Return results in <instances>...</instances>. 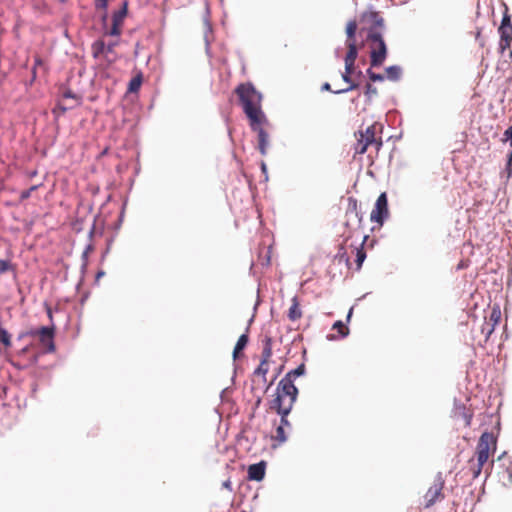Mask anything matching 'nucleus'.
Listing matches in <instances>:
<instances>
[{"label": "nucleus", "mask_w": 512, "mask_h": 512, "mask_svg": "<svg viewBox=\"0 0 512 512\" xmlns=\"http://www.w3.org/2000/svg\"><path fill=\"white\" fill-rule=\"evenodd\" d=\"M92 54L94 58H98L101 54L104 53L106 45L104 41L98 40L92 44Z\"/></svg>", "instance_id": "obj_25"}, {"label": "nucleus", "mask_w": 512, "mask_h": 512, "mask_svg": "<svg viewBox=\"0 0 512 512\" xmlns=\"http://www.w3.org/2000/svg\"><path fill=\"white\" fill-rule=\"evenodd\" d=\"M367 95L377 94V89L373 87L370 83L366 85V92Z\"/></svg>", "instance_id": "obj_39"}, {"label": "nucleus", "mask_w": 512, "mask_h": 512, "mask_svg": "<svg viewBox=\"0 0 512 512\" xmlns=\"http://www.w3.org/2000/svg\"><path fill=\"white\" fill-rule=\"evenodd\" d=\"M485 320L488 323L493 324L496 327L499 324L500 320H501V310H500L499 306H497V305L494 306L491 309L489 317L485 318Z\"/></svg>", "instance_id": "obj_23"}, {"label": "nucleus", "mask_w": 512, "mask_h": 512, "mask_svg": "<svg viewBox=\"0 0 512 512\" xmlns=\"http://www.w3.org/2000/svg\"><path fill=\"white\" fill-rule=\"evenodd\" d=\"M44 65V62L43 60L41 59L40 56H35V63H34V66H33V69H32V74H33V78L35 79L36 77V69L37 67L39 66H43Z\"/></svg>", "instance_id": "obj_36"}, {"label": "nucleus", "mask_w": 512, "mask_h": 512, "mask_svg": "<svg viewBox=\"0 0 512 512\" xmlns=\"http://www.w3.org/2000/svg\"><path fill=\"white\" fill-rule=\"evenodd\" d=\"M248 340H249V338H248L247 334H242L238 338L236 345L234 347V350H233V358L234 359H237L239 353L247 346Z\"/></svg>", "instance_id": "obj_22"}, {"label": "nucleus", "mask_w": 512, "mask_h": 512, "mask_svg": "<svg viewBox=\"0 0 512 512\" xmlns=\"http://www.w3.org/2000/svg\"><path fill=\"white\" fill-rule=\"evenodd\" d=\"M503 142L509 141L512 147V126L508 127L503 134Z\"/></svg>", "instance_id": "obj_35"}, {"label": "nucleus", "mask_w": 512, "mask_h": 512, "mask_svg": "<svg viewBox=\"0 0 512 512\" xmlns=\"http://www.w3.org/2000/svg\"><path fill=\"white\" fill-rule=\"evenodd\" d=\"M222 486H223L225 489H227V490H229V491H232V482H231L229 479H228V480H226V481H224V482L222 483Z\"/></svg>", "instance_id": "obj_41"}, {"label": "nucleus", "mask_w": 512, "mask_h": 512, "mask_svg": "<svg viewBox=\"0 0 512 512\" xmlns=\"http://www.w3.org/2000/svg\"><path fill=\"white\" fill-rule=\"evenodd\" d=\"M249 126L253 132L257 134L258 150L261 155H266L269 147V128L270 122L266 115L257 118V122L249 121Z\"/></svg>", "instance_id": "obj_7"}, {"label": "nucleus", "mask_w": 512, "mask_h": 512, "mask_svg": "<svg viewBox=\"0 0 512 512\" xmlns=\"http://www.w3.org/2000/svg\"><path fill=\"white\" fill-rule=\"evenodd\" d=\"M128 12V2L124 1L122 8L119 11L113 13L112 16V26L109 30L108 34L111 36H119L122 31V25L124 22V18L126 17Z\"/></svg>", "instance_id": "obj_11"}, {"label": "nucleus", "mask_w": 512, "mask_h": 512, "mask_svg": "<svg viewBox=\"0 0 512 512\" xmlns=\"http://www.w3.org/2000/svg\"><path fill=\"white\" fill-rule=\"evenodd\" d=\"M357 28H358V25H357V22L355 20H351L347 23L346 25V35H347V39H346V43H356V32H357Z\"/></svg>", "instance_id": "obj_20"}, {"label": "nucleus", "mask_w": 512, "mask_h": 512, "mask_svg": "<svg viewBox=\"0 0 512 512\" xmlns=\"http://www.w3.org/2000/svg\"><path fill=\"white\" fill-rule=\"evenodd\" d=\"M37 189H38V185H33L29 189L22 191L20 193V201L22 202V201L27 200L31 196L32 192Z\"/></svg>", "instance_id": "obj_31"}, {"label": "nucleus", "mask_w": 512, "mask_h": 512, "mask_svg": "<svg viewBox=\"0 0 512 512\" xmlns=\"http://www.w3.org/2000/svg\"><path fill=\"white\" fill-rule=\"evenodd\" d=\"M12 268L10 261L0 260V273L4 274Z\"/></svg>", "instance_id": "obj_34"}, {"label": "nucleus", "mask_w": 512, "mask_h": 512, "mask_svg": "<svg viewBox=\"0 0 512 512\" xmlns=\"http://www.w3.org/2000/svg\"><path fill=\"white\" fill-rule=\"evenodd\" d=\"M444 480L439 475L435 478L432 485L429 487L427 492L425 493L424 499V507L429 508L433 506L435 503L442 501L444 499Z\"/></svg>", "instance_id": "obj_8"}, {"label": "nucleus", "mask_w": 512, "mask_h": 512, "mask_svg": "<svg viewBox=\"0 0 512 512\" xmlns=\"http://www.w3.org/2000/svg\"><path fill=\"white\" fill-rule=\"evenodd\" d=\"M367 74H368L370 80L373 82L384 80V76L382 74H377V73L373 72L371 69L367 70Z\"/></svg>", "instance_id": "obj_33"}, {"label": "nucleus", "mask_w": 512, "mask_h": 512, "mask_svg": "<svg viewBox=\"0 0 512 512\" xmlns=\"http://www.w3.org/2000/svg\"><path fill=\"white\" fill-rule=\"evenodd\" d=\"M296 398L286 397L275 394L274 398L269 402V409L275 411L281 416L279 426L284 428H290L291 424L287 419V416L291 412Z\"/></svg>", "instance_id": "obj_5"}, {"label": "nucleus", "mask_w": 512, "mask_h": 512, "mask_svg": "<svg viewBox=\"0 0 512 512\" xmlns=\"http://www.w3.org/2000/svg\"><path fill=\"white\" fill-rule=\"evenodd\" d=\"M389 215L388 210V199L386 193H381L376 200L375 207L371 212L370 220L378 223L380 226L383 225L385 218Z\"/></svg>", "instance_id": "obj_9"}, {"label": "nucleus", "mask_w": 512, "mask_h": 512, "mask_svg": "<svg viewBox=\"0 0 512 512\" xmlns=\"http://www.w3.org/2000/svg\"><path fill=\"white\" fill-rule=\"evenodd\" d=\"M269 363L261 361L259 366L254 371L255 376H261L264 383H266V374L268 373Z\"/></svg>", "instance_id": "obj_26"}, {"label": "nucleus", "mask_w": 512, "mask_h": 512, "mask_svg": "<svg viewBox=\"0 0 512 512\" xmlns=\"http://www.w3.org/2000/svg\"><path fill=\"white\" fill-rule=\"evenodd\" d=\"M272 384H273V381L269 382V385L267 386V388H269Z\"/></svg>", "instance_id": "obj_46"}, {"label": "nucleus", "mask_w": 512, "mask_h": 512, "mask_svg": "<svg viewBox=\"0 0 512 512\" xmlns=\"http://www.w3.org/2000/svg\"><path fill=\"white\" fill-rule=\"evenodd\" d=\"M303 313L300 308V303L298 298L295 296L291 299V306L288 310V319L292 322L299 320L302 317Z\"/></svg>", "instance_id": "obj_17"}, {"label": "nucleus", "mask_w": 512, "mask_h": 512, "mask_svg": "<svg viewBox=\"0 0 512 512\" xmlns=\"http://www.w3.org/2000/svg\"><path fill=\"white\" fill-rule=\"evenodd\" d=\"M333 329H337V331L339 332V334H341L342 336H346L347 333H348V329L347 327L343 324L342 321H337L334 323L333 325Z\"/></svg>", "instance_id": "obj_32"}, {"label": "nucleus", "mask_w": 512, "mask_h": 512, "mask_svg": "<svg viewBox=\"0 0 512 512\" xmlns=\"http://www.w3.org/2000/svg\"><path fill=\"white\" fill-rule=\"evenodd\" d=\"M273 438L279 443H284L287 440L286 428L278 426Z\"/></svg>", "instance_id": "obj_28"}, {"label": "nucleus", "mask_w": 512, "mask_h": 512, "mask_svg": "<svg viewBox=\"0 0 512 512\" xmlns=\"http://www.w3.org/2000/svg\"><path fill=\"white\" fill-rule=\"evenodd\" d=\"M0 342L6 347L9 348L12 345L11 336L6 329L0 331Z\"/></svg>", "instance_id": "obj_29"}, {"label": "nucleus", "mask_w": 512, "mask_h": 512, "mask_svg": "<svg viewBox=\"0 0 512 512\" xmlns=\"http://www.w3.org/2000/svg\"><path fill=\"white\" fill-rule=\"evenodd\" d=\"M322 89H323V90H327V91H331L330 84H329V83H325V84L322 86Z\"/></svg>", "instance_id": "obj_43"}, {"label": "nucleus", "mask_w": 512, "mask_h": 512, "mask_svg": "<svg viewBox=\"0 0 512 512\" xmlns=\"http://www.w3.org/2000/svg\"><path fill=\"white\" fill-rule=\"evenodd\" d=\"M338 255L341 257V258H345V262H346V265L349 267L350 266V259L348 256H346V251L344 249L343 246L340 247L339 249V252H338Z\"/></svg>", "instance_id": "obj_37"}, {"label": "nucleus", "mask_w": 512, "mask_h": 512, "mask_svg": "<svg viewBox=\"0 0 512 512\" xmlns=\"http://www.w3.org/2000/svg\"><path fill=\"white\" fill-rule=\"evenodd\" d=\"M115 46H116V43H114V42H113V43H109L108 45H106L105 50H106L107 52H110V53H111V52H113V50H114V47H115Z\"/></svg>", "instance_id": "obj_42"}, {"label": "nucleus", "mask_w": 512, "mask_h": 512, "mask_svg": "<svg viewBox=\"0 0 512 512\" xmlns=\"http://www.w3.org/2000/svg\"><path fill=\"white\" fill-rule=\"evenodd\" d=\"M346 46H347V54L345 56V66H347V68H351V67H354V64H355V60L358 56V49H357V43H346Z\"/></svg>", "instance_id": "obj_16"}, {"label": "nucleus", "mask_w": 512, "mask_h": 512, "mask_svg": "<svg viewBox=\"0 0 512 512\" xmlns=\"http://www.w3.org/2000/svg\"><path fill=\"white\" fill-rule=\"evenodd\" d=\"M507 170H508V175L510 176L512 173V151L509 154V158H508V162H507Z\"/></svg>", "instance_id": "obj_40"}, {"label": "nucleus", "mask_w": 512, "mask_h": 512, "mask_svg": "<svg viewBox=\"0 0 512 512\" xmlns=\"http://www.w3.org/2000/svg\"><path fill=\"white\" fill-rule=\"evenodd\" d=\"M496 448V436L491 432L482 433L476 445L474 456L468 460V470L473 479L478 478L482 470L492 469L494 461L492 460L489 463V459L494 455Z\"/></svg>", "instance_id": "obj_2"}, {"label": "nucleus", "mask_w": 512, "mask_h": 512, "mask_svg": "<svg viewBox=\"0 0 512 512\" xmlns=\"http://www.w3.org/2000/svg\"><path fill=\"white\" fill-rule=\"evenodd\" d=\"M361 31L366 33V41L370 49V64L381 66L387 56V46L383 39L385 21L379 12L366 11L360 18Z\"/></svg>", "instance_id": "obj_1"}, {"label": "nucleus", "mask_w": 512, "mask_h": 512, "mask_svg": "<svg viewBox=\"0 0 512 512\" xmlns=\"http://www.w3.org/2000/svg\"><path fill=\"white\" fill-rule=\"evenodd\" d=\"M495 330V326L493 324L488 323L486 320H484L480 332L483 336V339L479 341L481 345H484L488 342L490 336Z\"/></svg>", "instance_id": "obj_19"}, {"label": "nucleus", "mask_w": 512, "mask_h": 512, "mask_svg": "<svg viewBox=\"0 0 512 512\" xmlns=\"http://www.w3.org/2000/svg\"><path fill=\"white\" fill-rule=\"evenodd\" d=\"M31 335L38 337L42 346L45 347L49 352H53L55 350L53 328L41 327L36 331H32Z\"/></svg>", "instance_id": "obj_10"}, {"label": "nucleus", "mask_w": 512, "mask_h": 512, "mask_svg": "<svg viewBox=\"0 0 512 512\" xmlns=\"http://www.w3.org/2000/svg\"><path fill=\"white\" fill-rule=\"evenodd\" d=\"M353 70H354V67H351L348 69L347 66H345V72L342 74V79L346 83H349L350 85L345 89L334 91V93H345V92H348V91L353 90L358 87V84L354 83L351 79V74H352Z\"/></svg>", "instance_id": "obj_18"}, {"label": "nucleus", "mask_w": 512, "mask_h": 512, "mask_svg": "<svg viewBox=\"0 0 512 512\" xmlns=\"http://www.w3.org/2000/svg\"><path fill=\"white\" fill-rule=\"evenodd\" d=\"M500 27L508 28L512 27L511 16L508 13V7L505 5V12L501 21Z\"/></svg>", "instance_id": "obj_30"}, {"label": "nucleus", "mask_w": 512, "mask_h": 512, "mask_svg": "<svg viewBox=\"0 0 512 512\" xmlns=\"http://www.w3.org/2000/svg\"><path fill=\"white\" fill-rule=\"evenodd\" d=\"M248 121L257 122V118L265 116L262 110V94L251 82L240 83L234 90Z\"/></svg>", "instance_id": "obj_3"}, {"label": "nucleus", "mask_w": 512, "mask_h": 512, "mask_svg": "<svg viewBox=\"0 0 512 512\" xmlns=\"http://www.w3.org/2000/svg\"><path fill=\"white\" fill-rule=\"evenodd\" d=\"M471 415H468V416H465L466 418V425L469 426L470 425V422H471Z\"/></svg>", "instance_id": "obj_44"}, {"label": "nucleus", "mask_w": 512, "mask_h": 512, "mask_svg": "<svg viewBox=\"0 0 512 512\" xmlns=\"http://www.w3.org/2000/svg\"><path fill=\"white\" fill-rule=\"evenodd\" d=\"M401 69L398 66H390L386 68V76L392 81H396L400 78Z\"/></svg>", "instance_id": "obj_27"}, {"label": "nucleus", "mask_w": 512, "mask_h": 512, "mask_svg": "<svg viewBox=\"0 0 512 512\" xmlns=\"http://www.w3.org/2000/svg\"><path fill=\"white\" fill-rule=\"evenodd\" d=\"M500 42L499 50L504 53L506 49L510 48L512 42V27L504 28L499 27Z\"/></svg>", "instance_id": "obj_13"}, {"label": "nucleus", "mask_w": 512, "mask_h": 512, "mask_svg": "<svg viewBox=\"0 0 512 512\" xmlns=\"http://www.w3.org/2000/svg\"><path fill=\"white\" fill-rule=\"evenodd\" d=\"M368 239V235H364L362 242L358 247H355L353 252L355 253V264H356V271H359L362 267L363 262L366 259V252L364 250V245Z\"/></svg>", "instance_id": "obj_15"}, {"label": "nucleus", "mask_w": 512, "mask_h": 512, "mask_svg": "<svg viewBox=\"0 0 512 512\" xmlns=\"http://www.w3.org/2000/svg\"><path fill=\"white\" fill-rule=\"evenodd\" d=\"M65 97H71V94H70V92H68V93H65Z\"/></svg>", "instance_id": "obj_45"}, {"label": "nucleus", "mask_w": 512, "mask_h": 512, "mask_svg": "<svg viewBox=\"0 0 512 512\" xmlns=\"http://www.w3.org/2000/svg\"><path fill=\"white\" fill-rule=\"evenodd\" d=\"M62 3L65 2L66 0H60Z\"/></svg>", "instance_id": "obj_47"}, {"label": "nucleus", "mask_w": 512, "mask_h": 512, "mask_svg": "<svg viewBox=\"0 0 512 512\" xmlns=\"http://www.w3.org/2000/svg\"><path fill=\"white\" fill-rule=\"evenodd\" d=\"M380 129V125L374 123L368 126L365 130H360L357 134V142L354 148L355 153L364 154L369 149L373 148L377 154L383 144L381 136H377V131Z\"/></svg>", "instance_id": "obj_4"}, {"label": "nucleus", "mask_w": 512, "mask_h": 512, "mask_svg": "<svg viewBox=\"0 0 512 512\" xmlns=\"http://www.w3.org/2000/svg\"><path fill=\"white\" fill-rule=\"evenodd\" d=\"M143 81L142 73H138L136 76H134L128 85V91L131 93H136L141 87Z\"/></svg>", "instance_id": "obj_24"}, {"label": "nucleus", "mask_w": 512, "mask_h": 512, "mask_svg": "<svg viewBox=\"0 0 512 512\" xmlns=\"http://www.w3.org/2000/svg\"><path fill=\"white\" fill-rule=\"evenodd\" d=\"M272 357V339L266 337L263 341V350L261 354V361L268 362Z\"/></svg>", "instance_id": "obj_21"}, {"label": "nucleus", "mask_w": 512, "mask_h": 512, "mask_svg": "<svg viewBox=\"0 0 512 512\" xmlns=\"http://www.w3.org/2000/svg\"><path fill=\"white\" fill-rule=\"evenodd\" d=\"M475 39L479 42L480 46L483 47L485 45L484 40L481 38V29L477 28L475 33Z\"/></svg>", "instance_id": "obj_38"}, {"label": "nucleus", "mask_w": 512, "mask_h": 512, "mask_svg": "<svg viewBox=\"0 0 512 512\" xmlns=\"http://www.w3.org/2000/svg\"><path fill=\"white\" fill-rule=\"evenodd\" d=\"M305 372V365L301 364L296 369L288 372L278 383L276 388L277 395H282L286 397H293L297 399L298 389L294 385V378L303 375Z\"/></svg>", "instance_id": "obj_6"}, {"label": "nucleus", "mask_w": 512, "mask_h": 512, "mask_svg": "<svg viewBox=\"0 0 512 512\" xmlns=\"http://www.w3.org/2000/svg\"><path fill=\"white\" fill-rule=\"evenodd\" d=\"M265 476V463L260 462L252 464L248 468V478L250 480L261 481Z\"/></svg>", "instance_id": "obj_14"}, {"label": "nucleus", "mask_w": 512, "mask_h": 512, "mask_svg": "<svg viewBox=\"0 0 512 512\" xmlns=\"http://www.w3.org/2000/svg\"><path fill=\"white\" fill-rule=\"evenodd\" d=\"M346 216L347 217L354 216L355 219L357 220L358 227L362 226L363 214L360 210L357 199L354 197L348 198V206L346 209Z\"/></svg>", "instance_id": "obj_12"}]
</instances>
